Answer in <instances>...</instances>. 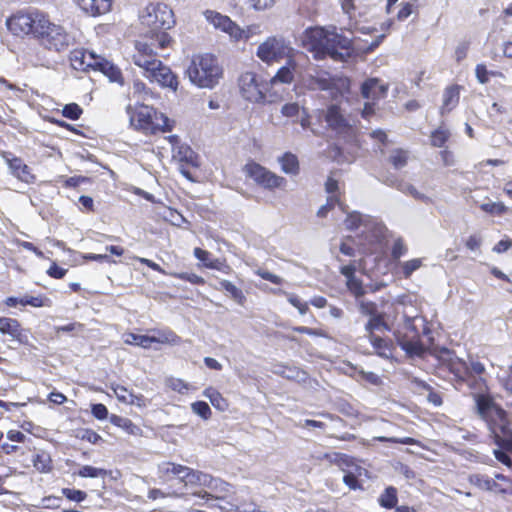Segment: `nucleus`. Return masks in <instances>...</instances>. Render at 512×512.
<instances>
[{"instance_id":"nucleus-1","label":"nucleus","mask_w":512,"mask_h":512,"mask_svg":"<svg viewBox=\"0 0 512 512\" xmlns=\"http://www.w3.org/2000/svg\"><path fill=\"white\" fill-rule=\"evenodd\" d=\"M159 477L163 484L168 485L169 497L183 499L197 497L204 500V497L208 496L206 490L208 473L203 471L167 461L159 465Z\"/></svg>"},{"instance_id":"nucleus-2","label":"nucleus","mask_w":512,"mask_h":512,"mask_svg":"<svg viewBox=\"0 0 512 512\" xmlns=\"http://www.w3.org/2000/svg\"><path fill=\"white\" fill-rule=\"evenodd\" d=\"M302 43L315 60L329 57L337 62H345L354 54L352 40L339 33L336 27H310L305 30Z\"/></svg>"},{"instance_id":"nucleus-3","label":"nucleus","mask_w":512,"mask_h":512,"mask_svg":"<svg viewBox=\"0 0 512 512\" xmlns=\"http://www.w3.org/2000/svg\"><path fill=\"white\" fill-rule=\"evenodd\" d=\"M474 398L477 412L487 424L495 444L499 448L512 451V421L508 412L490 394L480 393Z\"/></svg>"},{"instance_id":"nucleus-4","label":"nucleus","mask_w":512,"mask_h":512,"mask_svg":"<svg viewBox=\"0 0 512 512\" xmlns=\"http://www.w3.org/2000/svg\"><path fill=\"white\" fill-rule=\"evenodd\" d=\"M141 23L150 29L148 35H153L158 48L166 49L173 43L172 37L166 32L175 25L173 10L165 3L151 2L140 14Z\"/></svg>"},{"instance_id":"nucleus-5","label":"nucleus","mask_w":512,"mask_h":512,"mask_svg":"<svg viewBox=\"0 0 512 512\" xmlns=\"http://www.w3.org/2000/svg\"><path fill=\"white\" fill-rule=\"evenodd\" d=\"M186 74L196 87L213 89L223 78L224 70L215 55L205 53L192 57Z\"/></svg>"},{"instance_id":"nucleus-6","label":"nucleus","mask_w":512,"mask_h":512,"mask_svg":"<svg viewBox=\"0 0 512 512\" xmlns=\"http://www.w3.org/2000/svg\"><path fill=\"white\" fill-rule=\"evenodd\" d=\"M131 124L135 130L146 136L171 132L175 127V120L153 106L144 103L136 104L130 116Z\"/></svg>"},{"instance_id":"nucleus-7","label":"nucleus","mask_w":512,"mask_h":512,"mask_svg":"<svg viewBox=\"0 0 512 512\" xmlns=\"http://www.w3.org/2000/svg\"><path fill=\"white\" fill-rule=\"evenodd\" d=\"M49 19L47 13L29 7L11 14L6 19V27L16 37L36 40Z\"/></svg>"},{"instance_id":"nucleus-8","label":"nucleus","mask_w":512,"mask_h":512,"mask_svg":"<svg viewBox=\"0 0 512 512\" xmlns=\"http://www.w3.org/2000/svg\"><path fill=\"white\" fill-rule=\"evenodd\" d=\"M436 370L438 375L442 377H449L459 385L468 383L470 387H474L476 384H486V381L482 378L470 381V370L468 364L457 357L454 352L449 350L444 351L439 357Z\"/></svg>"},{"instance_id":"nucleus-9","label":"nucleus","mask_w":512,"mask_h":512,"mask_svg":"<svg viewBox=\"0 0 512 512\" xmlns=\"http://www.w3.org/2000/svg\"><path fill=\"white\" fill-rule=\"evenodd\" d=\"M39 46L47 51L62 53L70 46V36L65 28L48 20L44 29L35 40Z\"/></svg>"},{"instance_id":"nucleus-10","label":"nucleus","mask_w":512,"mask_h":512,"mask_svg":"<svg viewBox=\"0 0 512 512\" xmlns=\"http://www.w3.org/2000/svg\"><path fill=\"white\" fill-rule=\"evenodd\" d=\"M240 93L244 99L253 103H263L269 90V83L257 73L243 72L238 78Z\"/></svg>"},{"instance_id":"nucleus-11","label":"nucleus","mask_w":512,"mask_h":512,"mask_svg":"<svg viewBox=\"0 0 512 512\" xmlns=\"http://www.w3.org/2000/svg\"><path fill=\"white\" fill-rule=\"evenodd\" d=\"M155 49H159L155 37L145 34L135 41L134 52L131 56L132 62L143 72H147L151 67L161 62Z\"/></svg>"},{"instance_id":"nucleus-12","label":"nucleus","mask_w":512,"mask_h":512,"mask_svg":"<svg viewBox=\"0 0 512 512\" xmlns=\"http://www.w3.org/2000/svg\"><path fill=\"white\" fill-rule=\"evenodd\" d=\"M243 170L258 186L266 190H275L286 186L287 181L284 177L275 174L255 161L251 160L246 163Z\"/></svg>"},{"instance_id":"nucleus-13","label":"nucleus","mask_w":512,"mask_h":512,"mask_svg":"<svg viewBox=\"0 0 512 512\" xmlns=\"http://www.w3.org/2000/svg\"><path fill=\"white\" fill-rule=\"evenodd\" d=\"M290 51L291 48L284 38L270 36L257 47L256 56L262 62L270 65L288 57Z\"/></svg>"},{"instance_id":"nucleus-14","label":"nucleus","mask_w":512,"mask_h":512,"mask_svg":"<svg viewBox=\"0 0 512 512\" xmlns=\"http://www.w3.org/2000/svg\"><path fill=\"white\" fill-rule=\"evenodd\" d=\"M1 158L5 161L10 175L18 182L28 186L35 185L38 181L37 175L25 161L10 151H0Z\"/></svg>"},{"instance_id":"nucleus-15","label":"nucleus","mask_w":512,"mask_h":512,"mask_svg":"<svg viewBox=\"0 0 512 512\" xmlns=\"http://www.w3.org/2000/svg\"><path fill=\"white\" fill-rule=\"evenodd\" d=\"M143 76L151 83H157L161 88L176 92L179 87V77L172 69L162 61L151 67Z\"/></svg>"},{"instance_id":"nucleus-16","label":"nucleus","mask_w":512,"mask_h":512,"mask_svg":"<svg viewBox=\"0 0 512 512\" xmlns=\"http://www.w3.org/2000/svg\"><path fill=\"white\" fill-rule=\"evenodd\" d=\"M206 490L208 491V496L204 497L205 501L213 499L224 500L227 501V503H229L232 507H237V505L234 503L235 489L230 483L208 474Z\"/></svg>"},{"instance_id":"nucleus-17","label":"nucleus","mask_w":512,"mask_h":512,"mask_svg":"<svg viewBox=\"0 0 512 512\" xmlns=\"http://www.w3.org/2000/svg\"><path fill=\"white\" fill-rule=\"evenodd\" d=\"M325 121L329 128L335 131L338 135L349 139H354L356 137V129L343 116L338 105H330L327 108Z\"/></svg>"},{"instance_id":"nucleus-18","label":"nucleus","mask_w":512,"mask_h":512,"mask_svg":"<svg viewBox=\"0 0 512 512\" xmlns=\"http://www.w3.org/2000/svg\"><path fill=\"white\" fill-rule=\"evenodd\" d=\"M133 260L138 261L141 264L146 265L147 267H149L153 271H156V272H158V273H160L162 275H167V276H170L172 278H175V279H178V280H181V281L189 282L190 284H193V285L203 286L206 283L205 279L202 276H199V275H197L195 273L167 272L159 264H157L156 262H154V261H152L150 259H147V258L139 257V256H134Z\"/></svg>"},{"instance_id":"nucleus-19","label":"nucleus","mask_w":512,"mask_h":512,"mask_svg":"<svg viewBox=\"0 0 512 512\" xmlns=\"http://www.w3.org/2000/svg\"><path fill=\"white\" fill-rule=\"evenodd\" d=\"M98 58L99 55L82 48L73 49L69 54L71 67L82 72L94 71Z\"/></svg>"},{"instance_id":"nucleus-20","label":"nucleus","mask_w":512,"mask_h":512,"mask_svg":"<svg viewBox=\"0 0 512 512\" xmlns=\"http://www.w3.org/2000/svg\"><path fill=\"white\" fill-rule=\"evenodd\" d=\"M362 260L357 263L356 261H352L347 265H344L340 268V273L346 278V286L349 292L354 295L356 298H360L365 294V289L362 283V280L355 276L357 268L361 266Z\"/></svg>"},{"instance_id":"nucleus-21","label":"nucleus","mask_w":512,"mask_h":512,"mask_svg":"<svg viewBox=\"0 0 512 512\" xmlns=\"http://www.w3.org/2000/svg\"><path fill=\"white\" fill-rule=\"evenodd\" d=\"M368 340L377 356L390 361L396 360L395 352L397 346L391 338L378 335L370 336Z\"/></svg>"},{"instance_id":"nucleus-22","label":"nucleus","mask_w":512,"mask_h":512,"mask_svg":"<svg viewBox=\"0 0 512 512\" xmlns=\"http://www.w3.org/2000/svg\"><path fill=\"white\" fill-rule=\"evenodd\" d=\"M462 89L463 87L459 84H452L444 89L440 108L441 115L450 113L458 106Z\"/></svg>"},{"instance_id":"nucleus-23","label":"nucleus","mask_w":512,"mask_h":512,"mask_svg":"<svg viewBox=\"0 0 512 512\" xmlns=\"http://www.w3.org/2000/svg\"><path fill=\"white\" fill-rule=\"evenodd\" d=\"M0 333L10 336L13 340L23 342L26 337L21 323L10 317H0Z\"/></svg>"},{"instance_id":"nucleus-24","label":"nucleus","mask_w":512,"mask_h":512,"mask_svg":"<svg viewBox=\"0 0 512 512\" xmlns=\"http://www.w3.org/2000/svg\"><path fill=\"white\" fill-rule=\"evenodd\" d=\"M94 71L103 73L111 82H116L121 85L124 83V77L121 69L102 56H99Z\"/></svg>"},{"instance_id":"nucleus-25","label":"nucleus","mask_w":512,"mask_h":512,"mask_svg":"<svg viewBox=\"0 0 512 512\" xmlns=\"http://www.w3.org/2000/svg\"><path fill=\"white\" fill-rule=\"evenodd\" d=\"M76 4L87 14L99 16L111 10L112 0H75Z\"/></svg>"},{"instance_id":"nucleus-26","label":"nucleus","mask_w":512,"mask_h":512,"mask_svg":"<svg viewBox=\"0 0 512 512\" xmlns=\"http://www.w3.org/2000/svg\"><path fill=\"white\" fill-rule=\"evenodd\" d=\"M150 332L153 333V335H150L151 345L157 343L160 345L175 346L182 343L181 337L170 328L151 329Z\"/></svg>"},{"instance_id":"nucleus-27","label":"nucleus","mask_w":512,"mask_h":512,"mask_svg":"<svg viewBox=\"0 0 512 512\" xmlns=\"http://www.w3.org/2000/svg\"><path fill=\"white\" fill-rule=\"evenodd\" d=\"M387 87L380 84L379 79L369 78L361 85V95L366 99H378L385 96Z\"/></svg>"},{"instance_id":"nucleus-28","label":"nucleus","mask_w":512,"mask_h":512,"mask_svg":"<svg viewBox=\"0 0 512 512\" xmlns=\"http://www.w3.org/2000/svg\"><path fill=\"white\" fill-rule=\"evenodd\" d=\"M365 331L367 338L370 336H378L377 332L390 331V327L385 320V315L382 312L369 317V320L365 324Z\"/></svg>"},{"instance_id":"nucleus-29","label":"nucleus","mask_w":512,"mask_h":512,"mask_svg":"<svg viewBox=\"0 0 512 512\" xmlns=\"http://www.w3.org/2000/svg\"><path fill=\"white\" fill-rule=\"evenodd\" d=\"M469 481L472 485H474L475 487H477L478 489H480L482 491H493V492H498V493H506V490L501 488L500 485L495 482V480H493L490 477L484 476V475H480V474L471 475L469 477Z\"/></svg>"},{"instance_id":"nucleus-30","label":"nucleus","mask_w":512,"mask_h":512,"mask_svg":"<svg viewBox=\"0 0 512 512\" xmlns=\"http://www.w3.org/2000/svg\"><path fill=\"white\" fill-rule=\"evenodd\" d=\"M422 266V258H413L404 262H399L395 267V274L402 278L409 279L411 275Z\"/></svg>"},{"instance_id":"nucleus-31","label":"nucleus","mask_w":512,"mask_h":512,"mask_svg":"<svg viewBox=\"0 0 512 512\" xmlns=\"http://www.w3.org/2000/svg\"><path fill=\"white\" fill-rule=\"evenodd\" d=\"M295 63L293 61H289L287 65L282 66L278 69L276 74L268 81L269 86L282 83V84H290L294 80V71H295Z\"/></svg>"},{"instance_id":"nucleus-32","label":"nucleus","mask_w":512,"mask_h":512,"mask_svg":"<svg viewBox=\"0 0 512 512\" xmlns=\"http://www.w3.org/2000/svg\"><path fill=\"white\" fill-rule=\"evenodd\" d=\"M109 421L111 422V424L118 428H121L129 435L137 436L141 435L142 433L141 428L134 424L132 420L129 418H125L116 414H111L109 416Z\"/></svg>"},{"instance_id":"nucleus-33","label":"nucleus","mask_w":512,"mask_h":512,"mask_svg":"<svg viewBox=\"0 0 512 512\" xmlns=\"http://www.w3.org/2000/svg\"><path fill=\"white\" fill-rule=\"evenodd\" d=\"M203 395L209 399L215 409L224 412L229 408L228 400L214 387L209 386L205 388Z\"/></svg>"},{"instance_id":"nucleus-34","label":"nucleus","mask_w":512,"mask_h":512,"mask_svg":"<svg viewBox=\"0 0 512 512\" xmlns=\"http://www.w3.org/2000/svg\"><path fill=\"white\" fill-rule=\"evenodd\" d=\"M32 463L34 468L40 473H48L53 468L50 453L45 450H38L33 455Z\"/></svg>"},{"instance_id":"nucleus-35","label":"nucleus","mask_w":512,"mask_h":512,"mask_svg":"<svg viewBox=\"0 0 512 512\" xmlns=\"http://www.w3.org/2000/svg\"><path fill=\"white\" fill-rule=\"evenodd\" d=\"M216 289L224 290L227 292L231 299H233L240 306H244L246 303V296L244 295L243 291L234 285L231 281L221 280L219 282V287Z\"/></svg>"},{"instance_id":"nucleus-36","label":"nucleus","mask_w":512,"mask_h":512,"mask_svg":"<svg viewBox=\"0 0 512 512\" xmlns=\"http://www.w3.org/2000/svg\"><path fill=\"white\" fill-rule=\"evenodd\" d=\"M279 162L284 173L290 175H297L299 173V161L295 154L286 152L279 158Z\"/></svg>"},{"instance_id":"nucleus-37","label":"nucleus","mask_w":512,"mask_h":512,"mask_svg":"<svg viewBox=\"0 0 512 512\" xmlns=\"http://www.w3.org/2000/svg\"><path fill=\"white\" fill-rule=\"evenodd\" d=\"M132 89L133 94L141 97L143 100L159 98V94L154 92L150 87L147 86L145 82L140 79L133 81Z\"/></svg>"},{"instance_id":"nucleus-38","label":"nucleus","mask_w":512,"mask_h":512,"mask_svg":"<svg viewBox=\"0 0 512 512\" xmlns=\"http://www.w3.org/2000/svg\"><path fill=\"white\" fill-rule=\"evenodd\" d=\"M124 343L127 345L139 346L143 349L151 348L150 335H139L132 332H127L123 335Z\"/></svg>"},{"instance_id":"nucleus-39","label":"nucleus","mask_w":512,"mask_h":512,"mask_svg":"<svg viewBox=\"0 0 512 512\" xmlns=\"http://www.w3.org/2000/svg\"><path fill=\"white\" fill-rule=\"evenodd\" d=\"M451 136L450 131L445 126H439L431 132L430 143L433 147L442 148Z\"/></svg>"},{"instance_id":"nucleus-40","label":"nucleus","mask_w":512,"mask_h":512,"mask_svg":"<svg viewBox=\"0 0 512 512\" xmlns=\"http://www.w3.org/2000/svg\"><path fill=\"white\" fill-rule=\"evenodd\" d=\"M398 502L397 489L393 486L387 487L379 497V504L386 509L396 507Z\"/></svg>"},{"instance_id":"nucleus-41","label":"nucleus","mask_w":512,"mask_h":512,"mask_svg":"<svg viewBox=\"0 0 512 512\" xmlns=\"http://www.w3.org/2000/svg\"><path fill=\"white\" fill-rule=\"evenodd\" d=\"M19 302L23 306L29 305V306H32L35 308L51 307L52 306V300L45 295H38V296L25 295L24 297L20 298Z\"/></svg>"},{"instance_id":"nucleus-42","label":"nucleus","mask_w":512,"mask_h":512,"mask_svg":"<svg viewBox=\"0 0 512 512\" xmlns=\"http://www.w3.org/2000/svg\"><path fill=\"white\" fill-rule=\"evenodd\" d=\"M408 253V246L403 238L399 237L392 243L390 256L391 260L395 263H399L400 258Z\"/></svg>"},{"instance_id":"nucleus-43","label":"nucleus","mask_w":512,"mask_h":512,"mask_svg":"<svg viewBox=\"0 0 512 512\" xmlns=\"http://www.w3.org/2000/svg\"><path fill=\"white\" fill-rule=\"evenodd\" d=\"M206 18L211 24H213V26L216 29H219L222 32H224V30L231 21V19L228 16L223 15L216 11H207Z\"/></svg>"},{"instance_id":"nucleus-44","label":"nucleus","mask_w":512,"mask_h":512,"mask_svg":"<svg viewBox=\"0 0 512 512\" xmlns=\"http://www.w3.org/2000/svg\"><path fill=\"white\" fill-rule=\"evenodd\" d=\"M408 159V151L402 148H397L392 151L389 157V162L395 169H401L407 165Z\"/></svg>"},{"instance_id":"nucleus-45","label":"nucleus","mask_w":512,"mask_h":512,"mask_svg":"<svg viewBox=\"0 0 512 512\" xmlns=\"http://www.w3.org/2000/svg\"><path fill=\"white\" fill-rule=\"evenodd\" d=\"M76 474L82 478H97V477H106L109 472L103 468H97L90 465L82 466Z\"/></svg>"},{"instance_id":"nucleus-46","label":"nucleus","mask_w":512,"mask_h":512,"mask_svg":"<svg viewBox=\"0 0 512 512\" xmlns=\"http://www.w3.org/2000/svg\"><path fill=\"white\" fill-rule=\"evenodd\" d=\"M61 114L69 120L76 121L83 115V108L79 104L72 102L63 106Z\"/></svg>"},{"instance_id":"nucleus-47","label":"nucleus","mask_w":512,"mask_h":512,"mask_svg":"<svg viewBox=\"0 0 512 512\" xmlns=\"http://www.w3.org/2000/svg\"><path fill=\"white\" fill-rule=\"evenodd\" d=\"M419 0H411L408 2H402L401 7L397 13V19L399 21L406 20L410 15L418 10Z\"/></svg>"},{"instance_id":"nucleus-48","label":"nucleus","mask_w":512,"mask_h":512,"mask_svg":"<svg viewBox=\"0 0 512 512\" xmlns=\"http://www.w3.org/2000/svg\"><path fill=\"white\" fill-rule=\"evenodd\" d=\"M232 39L235 41H240L242 39H248L250 34L242 29L237 23L234 21H230L226 29L224 30Z\"/></svg>"},{"instance_id":"nucleus-49","label":"nucleus","mask_w":512,"mask_h":512,"mask_svg":"<svg viewBox=\"0 0 512 512\" xmlns=\"http://www.w3.org/2000/svg\"><path fill=\"white\" fill-rule=\"evenodd\" d=\"M481 211L490 214V215H504L508 208L504 205L502 202H489V203H483L480 205Z\"/></svg>"},{"instance_id":"nucleus-50","label":"nucleus","mask_w":512,"mask_h":512,"mask_svg":"<svg viewBox=\"0 0 512 512\" xmlns=\"http://www.w3.org/2000/svg\"><path fill=\"white\" fill-rule=\"evenodd\" d=\"M192 411L204 420H208L212 416V411L205 401H196L191 404Z\"/></svg>"},{"instance_id":"nucleus-51","label":"nucleus","mask_w":512,"mask_h":512,"mask_svg":"<svg viewBox=\"0 0 512 512\" xmlns=\"http://www.w3.org/2000/svg\"><path fill=\"white\" fill-rule=\"evenodd\" d=\"M358 308L362 315L369 317L379 313L378 305L373 301L358 300Z\"/></svg>"},{"instance_id":"nucleus-52","label":"nucleus","mask_w":512,"mask_h":512,"mask_svg":"<svg viewBox=\"0 0 512 512\" xmlns=\"http://www.w3.org/2000/svg\"><path fill=\"white\" fill-rule=\"evenodd\" d=\"M207 269L220 271L224 274H231L232 267L227 263L224 258H213L212 262L206 264Z\"/></svg>"},{"instance_id":"nucleus-53","label":"nucleus","mask_w":512,"mask_h":512,"mask_svg":"<svg viewBox=\"0 0 512 512\" xmlns=\"http://www.w3.org/2000/svg\"><path fill=\"white\" fill-rule=\"evenodd\" d=\"M293 331L301 333V334H307L309 336H315V337H322L327 338L328 333L326 330L321 328H309L306 326H295L292 328Z\"/></svg>"},{"instance_id":"nucleus-54","label":"nucleus","mask_w":512,"mask_h":512,"mask_svg":"<svg viewBox=\"0 0 512 512\" xmlns=\"http://www.w3.org/2000/svg\"><path fill=\"white\" fill-rule=\"evenodd\" d=\"M470 50V42L469 41H461L454 50V59L459 64L463 60H465L468 56V52Z\"/></svg>"},{"instance_id":"nucleus-55","label":"nucleus","mask_w":512,"mask_h":512,"mask_svg":"<svg viewBox=\"0 0 512 512\" xmlns=\"http://www.w3.org/2000/svg\"><path fill=\"white\" fill-rule=\"evenodd\" d=\"M62 494L70 501H74V502H82L84 501L86 498H87V493L82 491V490H78V489H72V488H63L62 489Z\"/></svg>"},{"instance_id":"nucleus-56","label":"nucleus","mask_w":512,"mask_h":512,"mask_svg":"<svg viewBox=\"0 0 512 512\" xmlns=\"http://www.w3.org/2000/svg\"><path fill=\"white\" fill-rule=\"evenodd\" d=\"M112 390L120 402L125 403V404H128V402H131L130 398H131L132 391L129 390L128 388H126L125 386L116 384V385L112 386Z\"/></svg>"},{"instance_id":"nucleus-57","label":"nucleus","mask_w":512,"mask_h":512,"mask_svg":"<svg viewBox=\"0 0 512 512\" xmlns=\"http://www.w3.org/2000/svg\"><path fill=\"white\" fill-rule=\"evenodd\" d=\"M312 83L320 90H330L334 86V81L328 73L312 78Z\"/></svg>"},{"instance_id":"nucleus-58","label":"nucleus","mask_w":512,"mask_h":512,"mask_svg":"<svg viewBox=\"0 0 512 512\" xmlns=\"http://www.w3.org/2000/svg\"><path fill=\"white\" fill-rule=\"evenodd\" d=\"M78 438L91 444H98L102 441V437L96 431L89 428L82 429L79 432Z\"/></svg>"},{"instance_id":"nucleus-59","label":"nucleus","mask_w":512,"mask_h":512,"mask_svg":"<svg viewBox=\"0 0 512 512\" xmlns=\"http://www.w3.org/2000/svg\"><path fill=\"white\" fill-rule=\"evenodd\" d=\"M376 441L382 442V443H394V444H404V445H415L416 440L411 437H404V438H395V437H376Z\"/></svg>"},{"instance_id":"nucleus-60","label":"nucleus","mask_w":512,"mask_h":512,"mask_svg":"<svg viewBox=\"0 0 512 512\" xmlns=\"http://www.w3.org/2000/svg\"><path fill=\"white\" fill-rule=\"evenodd\" d=\"M68 270L66 268L60 267L55 261H53L50 267L47 269L46 273L49 277L53 279H62L67 274Z\"/></svg>"},{"instance_id":"nucleus-61","label":"nucleus","mask_w":512,"mask_h":512,"mask_svg":"<svg viewBox=\"0 0 512 512\" xmlns=\"http://www.w3.org/2000/svg\"><path fill=\"white\" fill-rule=\"evenodd\" d=\"M288 302L298 309L300 314H306L309 310V306L307 302L302 301L297 295L289 294Z\"/></svg>"},{"instance_id":"nucleus-62","label":"nucleus","mask_w":512,"mask_h":512,"mask_svg":"<svg viewBox=\"0 0 512 512\" xmlns=\"http://www.w3.org/2000/svg\"><path fill=\"white\" fill-rule=\"evenodd\" d=\"M475 76L479 83L487 84L489 82L490 71H488L485 64H477L475 67Z\"/></svg>"},{"instance_id":"nucleus-63","label":"nucleus","mask_w":512,"mask_h":512,"mask_svg":"<svg viewBox=\"0 0 512 512\" xmlns=\"http://www.w3.org/2000/svg\"><path fill=\"white\" fill-rule=\"evenodd\" d=\"M193 254H194L195 258H197L199 261L202 262V265L205 268H206V264L209 262H212V260H213L212 254L209 251L204 250L200 247L194 248Z\"/></svg>"},{"instance_id":"nucleus-64","label":"nucleus","mask_w":512,"mask_h":512,"mask_svg":"<svg viewBox=\"0 0 512 512\" xmlns=\"http://www.w3.org/2000/svg\"><path fill=\"white\" fill-rule=\"evenodd\" d=\"M91 413L98 420H104L108 417V409L102 403L93 404L91 407Z\"/></svg>"}]
</instances>
